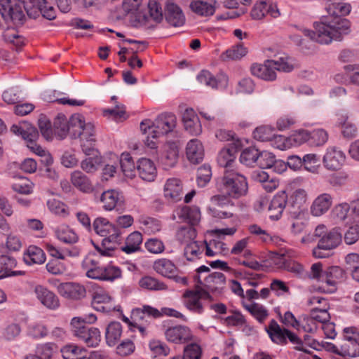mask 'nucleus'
<instances>
[{
    "mask_svg": "<svg viewBox=\"0 0 359 359\" xmlns=\"http://www.w3.org/2000/svg\"><path fill=\"white\" fill-rule=\"evenodd\" d=\"M327 15L313 24V30L304 29L303 32L312 41L327 45L332 41H340L351 29V22L344 18L351 11L350 4L336 0L325 5Z\"/></svg>",
    "mask_w": 359,
    "mask_h": 359,
    "instance_id": "obj_1",
    "label": "nucleus"
},
{
    "mask_svg": "<svg viewBox=\"0 0 359 359\" xmlns=\"http://www.w3.org/2000/svg\"><path fill=\"white\" fill-rule=\"evenodd\" d=\"M53 126L55 137L58 139H65L69 132L72 138L80 139L81 147L84 154H90L93 151V143L95 140V127L90 122L86 123L82 115L74 114L68 121L64 114H60L55 118Z\"/></svg>",
    "mask_w": 359,
    "mask_h": 359,
    "instance_id": "obj_2",
    "label": "nucleus"
},
{
    "mask_svg": "<svg viewBox=\"0 0 359 359\" xmlns=\"http://www.w3.org/2000/svg\"><path fill=\"white\" fill-rule=\"evenodd\" d=\"M308 200L307 191L298 188L287 194L285 191H278L273 197L269 206V218L278 220L286 205L292 208L290 217L293 219H303L307 216L305 205Z\"/></svg>",
    "mask_w": 359,
    "mask_h": 359,
    "instance_id": "obj_3",
    "label": "nucleus"
},
{
    "mask_svg": "<svg viewBox=\"0 0 359 359\" xmlns=\"http://www.w3.org/2000/svg\"><path fill=\"white\" fill-rule=\"evenodd\" d=\"M216 189L223 196L239 198L248 190L246 177L234 170H225L216 180Z\"/></svg>",
    "mask_w": 359,
    "mask_h": 359,
    "instance_id": "obj_4",
    "label": "nucleus"
},
{
    "mask_svg": "<svg viewBox=\"0 0 359 359\" xmlns=\"http://www.w3.org/2000/svg\"><path fill=\"white\" fill-rule=\"evenodd\" d=\"M308 276L321 283L323 292L332 293L336 290L337 285L344 280L345 273L339 266H332L325 269L320 262H317L311 265Z\"/></svg>",
    "mask_w": 359,
    "mask_h": 359,
    "instance_id": "obj_5",
    "label": "nucleus"
},
{
    "mask_svg": "<svg viewBox=\"0 0 359 359\" xmlns=\"http://www.w3.org/2000/svg\"><path fill=\"white\" fill-rule=\"evenodd\" d=\"M314 235L320 238L317 246L313 250V255L316 258H325L328 256L327 250L337 248L342 241V234L339 229L334 228L327 231L323 224L316 226Z\"/></svg>",
    "mask_w": 359,
    "mask_h": 359,
    "instance_id": "obj_6",
    "label": "nucleus"
},
{
    "mask_svg": "<svg viewBox=\"0 0 359 359\" xmlns=\"http://www.w3.org/2000/svg\"><path fill=\"white\" fill-rule=\"evenodd\" d=\"M177 124V118L172 114H161L152 121L145 119L140 123V129L144 133H149L153 137L168 134L174 130Z\"/></svg>",
    "mask_w": 359,
    "mask_h": 359,
    "instance_id": "obj_7",
    "label": "nucleus"
},
{
    "mask_svg": "<svg viewBox=\"0 0 359 359\" xmlns=\"http://www.w3.org/2000/svg\"><path fill=\"white\" fill-rule=\"evenodd\" d=\"M93 308L100 312L110 313L112 311H120V306L117 305L114 299L103 287L96 283L90 287Z\"/></svg>",
    "mask_w": 359,
    "mask_h": 359,
    "instance_id": "obj_8",
    "label": "nucleus"
},
{
    "mask_svg": "<svg viewBox=\"0 0 359 359\" xmlns=\"http://www.w3.org/2000/svg\"><path fill=\"white\" fill-rule=\"evenodd\" d=\"M11 131L15 135L20 136L26 142L27 147L40 157L47 151L36 143L39 137V133L36 128L29 123L22 122L14 124L11 126Z\"/></svg>",
    "mask_w": 359,
    "mask_h": 359,
    "instance_id": "obj_9",
    "label": "nucleus"
},
{
    "mask_svg": "<svg viewBox=\"0 0 359 359\" xmlns=\"http://www.w3.org/2000/svg\"><path fill=\"white\" fill-rule=\"evenodd\" d=\"M267 332L271 340L278 344H284L288 339L293 344L295 345V348L309 353V350L304 347V339H299L294 333L286 329H282L280 325L274 320H272L270 323Z\"/></svg>",
    "mask_w": 359,
    "mask_h": 359,
    "instance_id": "obj_10",
    "label": "nucleus"
},
{
    "mask_svg": "<svg viewBox=\"0 0 359 359\" xmlns=\"http://www.w3.org/2000/svg\"><path fill=\"white\" fill-rule=\"evenodd\" d=\"M92 231L97 235L104 237V242L120 244L122 241V231L104 217H97L94 219Z\"/></svg>",
    "mask_w": 359,
    "mask_h": 359,
    "instance_id": "obj_11",
    "label": "nucleus"
},
{
    "mask_svg": "<svg viewBox=\"0 0 359 359\" xmlns=\"http://www.w3.org/2000/svg\"><path fill=\"white\" fill-rule=\"evenodd\" d=\"M236 232L235 227L215 229L212 233L216 236L215 238L206 241L205 255L213 257L217 255H225L228 253L229 248L226 243L222 242L220 238L224 236H232Z\"/></svg>",
    "mask_w": 359,
    "mask_h": 359,
    "instance_id": "obj_12",
    "label": "nucleus"
},
{
    "mask_svg": "<svg viewBox=\"0 0 359 359\" xmlns=\"http://www.w3.org/2000/svg\"><path fill=\"white\" fill-rule=\"evenodd\" d=\"M79 319L70 323L72 331L75 337L88 347H96L101 341V333L98 328L94 327H81Z\"/></svg>",
    "mask_w": 359,
    "mask_h": 359,
    "instance_id": "obj_13",
    "label": "nucleus"
},
{
    "mask_svg": "<svg viewBox=\"0 0 359 359\" xmlns=\"http://www.w3.org/2000/svg\"><path fill=\"white\" fill-rule=\"evenodd\" d=\"M23 9L27 8L19 0H0V14L6 21L22 23L25 19Z\"/></svg>",
    "mask_w": 359,
    "mask_h": 359,
    "instance_id": "obj_14",
    "label": "nucleus"
},
{
    "mask_svg": "<svg viewBox=\"0 0 359 359\" xmlns=\"http://www.w3.org/2000/svg\"><path fill=\"white\" fill-rule=\"evenodd\" d=\"M159 318V310L145 305L142 308H136L132 310L130 324L137 327L142 334H144L146 331L144 325L149 324L152 318Z\"/></svg>",
    "mask_w": 359,
    "mask_h": 359,
    "instance_id": "obj_15",
    "label": "nucleus"
},
{
    "mask_svg": "<svg viewBox=\"0 0 359 359\" xmlns=\"http://www.w3.org/2000/svg\"><path fill=\"white\" fill-rule=\"evenodd\" d=\"M329 318L330 316L325 306L323 309L315 307L311 311L310 314L304 316L300 322V329L310 333L320 332V322Z\"/></svg>",
    "mask_w": 359,
    "mask_h": 359,
    "instance_id": "obj_16",
    "label": "nucleus"
},
{
    "mask_svg": "<svg viewBox=\"0 0 359 359\" xmlns=\"http://www.w3.org/2000/svg\"><path fill=\"white\" fill-rule=\"evenodd\" d=\"M209 294L203 290H187L183 294V302L190 311L201 314L204 311L203 301L208 299Z\"/></svg>",
    "mask_w": 359,
    "mask_h": 359,
    "instance_id": "obj_17",
    "label": "nucleus"
},
{
    "mask_svg": "<svg viewBox=\"0 0 359 359\" xmlns=\"http://www.w3.org/2000/svg\"><path fill=\"white\" fill-rule=\"evenodd\" d=\"M196 79L200 83L222 91L225 90L229 84V77L223 72L213 75L208 70H202L198 73Z\"/></svg>",
    "mask_w": 359,
    "mask_h": 359,
    "instance_id": "obj_18",
    "label": "nucleus"
},
{
    "mask_svg": "<svg viewBox=\"0 0 359 359\" xmlns=\"http://www.w3.org/2000/svg\"><path fill=\"white\" fill-rule=\"evenodd\" d=\"M324 167L328 170H339L346 161V154L337 147H328L323 157Z\"/></svg>",
    "mask_w": 359,
    "mask_h": 359,
    "instance_id": "obj_19",
    "label": "nucleus"
},
{
    "mask_svg": "<svg viewBox=\"0 0 359 359\" xmlns=\"http://www.w3.org/2000/svg\"><path fill=\"white\" fill-rule=\"evenodd\" d=\"M250 14L254 20H261L266 15L277 18L280 15V12L273 0H259L254 5Z\"/></svg>",
    "mask_w": 359,
    "mask_h": 359,
    "instance_id": "obj_20",
    "label": "nucleus"
},
{
    "mask_svg": "<svg viewBox=\"0 0 359 359\" xmlns=\"http://www.w3.org/2000/svg\"><path fill=\"white\" fill-rule=\"evenodd\" d=\"M164 334L167 341L175 344H185L193 339L191 330L184 325L170 327L165 330Z\"/></svg>",
    "mask_w": 359,
    "mask_h": 359,
    "instance_id": "obj_21",
    "label": "nucleus"
},
{
    "mask_svg": "<svg viewBox=\"0 0 359 359\" xmlns=\"http://www.w3.org/2000/svg\"><path fill=\"white\" fill-rule=\"evenodd\" d=\"M103 265L96 253H90L83 259L81 266L88 278L100 280Z\"/></svg>",
    "mask_w": 359,
    "mask_h": 359,
    "instance_id": "obj_22",
    "label": "nucleus"
},
{
    "mask_svg": "<svg viewBox=\"0 0 359 359\" xmlns=\"http://www.w3.org/2000/svg\"><path fill=\"white\" fill-rule=\"evenodd\" d=\"M183 191V184L181 180L171 177L165 181L163 196L170 202H177L182 198Z\"/></svg>",
    "mask_w": 359,
    "mask_h": 359,
    "instance_id": "obj_23",
    "label": "nucleus"
},
{
    "mask_svg": "<svg viewBox=\"0 0 359 359\" xmlns=\"http://www.w3.org/2000/svg\"><path fill=\"white\" fill-rule=\"evenodd\" d=\"M180 142L168 141L163 146L161 157V162L165 165V169L173 167L177 161L179 156Z\"/></svg>",
    "mask_w": 359,
    "mask_h": 359,
    "instance_id": "obj_24",
    "label": "nucleus"
},
{
    "mask_svg": "<svg viewBox=\"0 0 359 359\" xmlns=\"http://www.w3.org/2000/svg\"><path fill=\"white\" fill-rule=\"evenodd\" d=\"M333 197L328 193L318 195L312 202L310 208L311 214L314 217H320L325 214L331 208Z\"/></svg>",
    "mask_w": 359,
    "mask_h": 359,
    "instance_id": "obj_25",
    "label": "nucleus"
},
{
    "mask_svg": "<svg viewBox=\"0 0 359 359\" xmlns=\"http://www.w3.org/2000/svg\"><path fill=\"white\" fill-rule=\"evenodd\" d=\"M34 294L37 299L46 308L55 310L59 307L58 297L44 286L36 285L34 288Z\"/></svg>",
    "mask_w": 359,
    "mask_h": 359,
    "instance_id": "obj_26",
    "label": "nucleus"
},
{
    "mask_svg": "<svg viewBox=\"0 0 359 359\" xmlns=\"http://www.w3.org/2000/svg\"><path fill=\"white\" fill-rule=\"evenodd\" d=\"M275 64L271 60H266L264 64H253L251 67V73L264 81H274L277 76L273 67Z\"/></svg>",
    "mask_w": 359,
    "mask_h": 359,
    "instance_id": "obj_27",
    "label": "nucleus"
},
{
    "mask_svg": "<svg viewBox=\"0 0 359 359\" xmlns=\"http://www.w3.org/2000/svg\"><path fill=\"white\" fill-rule=\"evenodd\" d=\"M184 126L190 135L197 136L202 133V126L199 118L192 109H187L182 116Z\"/></svg>",
    "mask_w": 359,
    "mask_h": 359,
    "instance_id": "obj_28",
    "label": "nucleus"
},
{
    "mask_svg": "<svg viewBox=\"0 0 359 359\" xmlns=\"http://www.w3.org/2000/svg\"><path fill=\"white\" fill-rule=\"evenodd\" d=\"M165 18L173 27L182 26L185 22V16L182 9L172 1H168L166 3Z\"/></svg>",
    "mask_w": 359,
    "mask_h": 359,
    "instance_id": "obj_29",
    "label": "nucleus"
},
{
    "mask_svg": "<svg viewBox=\"0 0 359 359\" xmlns=\"http://www.w3.org/2000/svg\"><path fill=\"white\" fill-rule=\"evenodd\" d=\"M137 170L140 177L147 182L154 181L157 175V170L154 163L147 158H142L137 161Z\"/></svg>",
    "mask_w": 359,
    "mask_h": 359,
    "instance_id": "obj_30",
    "label": "nucleus"
},
{
    "mask_svg": "<svg viewBox=\"0 0 359 359\" xmlns=\"http://www.w3.org/2000/svg\"><path fill=\"white\" fill-rule=\"evenodd\" d=\"M201 285L212 292L221 293L225 285V276L221 272L205 275Z\"/></svg>",
    "mask_w": 359,
    "mask_h": 359,
    "instance_id": "obj_31",
    "label": "nucleus"
},
{
    "mask_svg": "<svg viewBox=\"0 0 359 359\" xmlns=\"http://www.w3.org/2000/svg\"><path fill=\"white\" fill-rule=\"evenodd\" d=\"M55 238L65 244H75L79 241L76 232L66 224H61L53 228Z\"/></svg>",
    "mask_w": 359,
    "mask_h": 359,
    "instance_id": "obj_32",
    "label": "nucleus"
},
{
    "mask_svg": "<svg viewBox=\"0 0 359 359\" xmlns=\"http://www.w3.org/2000/svg\"><path fill=\"white\" fill-rule=\"evenodd\" d=\"M187 159L192 163H199L204 158V147L198 139L189 140L186 146Z\"/></svg>",
    "mask_w": 359,
    "mask_h": 359,
    "instance_id": "obj_33",
    "label": "nucleus"
},
{
    "mask_svg": "<svg viewBox=\"0 0 359 359\" xmlns=\"http://www.w3.org/2000/svg\"><path fill=\"white\" fill-rule=\"evenodd\" d=\"M217 4V0H192L190 8L198 15L211 16L215 12Z\"/></svg>",
    "mask_w": 359,
    "mask_h": 359,
    "instance_id": "obj_34",
    "label": "nucleus"
},
{
    "mask_svg": "<svg viewBox=\"0 0 359 359\" xmlns=\"http://www.w3.org/2000/svg\"><path fill=\"white\" fill-rule=\"evenodd\" d=\"M17 266L16 259L11 256H0V280L11 276H17L24 274L22 271H15Z\"/></svg>",
    "mask_w": 359,
    "mask_h": 359,
    "instance_id": "obj_35",
    "label": "nucleus"
},
{
    "mask_svg": "<svg viewBox=\"0 0 359 359\" xmlns=\"http://www.w3.org/2000/svg\"><path fill=\"white\" fill-rule=\"evenodd\" d=\"M58 292L63 297L71 299H80L86 294L84 287L75 283H63L57 287Z\"/></svg>",
    "mask_w": 359,
    "mask_h": 359,
    "instance_id": "obj_36",
    "label": "nucleus"
},
{
    "mask_svg": "<svg viewBox=\"0 0 359 359\" xmlns=\"http://www.w3.org/2000/svg\"><path fill=\"white\" fill-rule=\"evenodd\" d=\"M101 201L105 210H112L117 206H121L123 199L121 194L114 189L107 190L101 196Z\"/></svg>",
    "mask_w": 359,
    "mask_h": 359,
    "instance_id": "obj_37",
    "label": "nucleus"
},
{
    "mask_svg": "<svg viewBox=\"0 0 359 359\" xmlns=\"http://www.w3.org/2000/svg\"><path fill=\"white\" fill-rule=\"evenodd\" d=\"M206 241H195L187 243L184 248V256L188 261H196L205 253Z\"/></svg>",
    "mask_w": 359,
    "mask_h": 359,
    "instance_id": "obj_38",
    "label": "nucleus"
},
{
    "mask_svg": "<svg viewBox=\"0 0 359 359\" xmlns=\"http://www.w3.org/2000/svg\"><path fill=\"white\" fill-rule=\"evenodd\" d=\"M178 218L194 226L201 219V212L198 208L194 206H183L175 212Z\"/></svg>",
    "mask_w": 359,
    "mask_h": 359,
    "instance_id": "obj_39",
    "label": "nucleus"
},
{
    "mask_svg": "<svg viewBox=\"0 0 359 359\" xmlns=\"http://www.w3.org/2000/svg\"><path fill=\"white\" fill-rule=\"evenodd\" d=\"M71 182L74 187L83 193H90L93 191V185L85 174L80 170H75L70 176Z\"/></svg>",
    "mask_w": 359,
    "mask_h": 359,
    "instance_id": "obj_40",
    "label": "nucleus"
},
{
    "mask_svg": "<svg viewBox=\"0 0 359 359\" xmlns=\"http://www.w3.org/2000/svg\"><path fill=\"white\" fill-rule=\"evenodd\" d=\"M304 347L306 349H308L307 348H311L316 351H321L324 349L327 351L334 353L339 355V346H337L331 342L323 341H318L313 339L311 336L305 334L304 337Z\"/></svg>",
    "mask_w": 359,
    "mask_h": 359,
    "instance_id": "obj_41",
    "label": "nucleus"
},
{
    "mask_svg": "<svg viewBox=\"0 0 359 359\" xmlns=\"http://www.w3.org/2000/svg\"><path fill=\"white\" fill-rule=\"evenodd\" d=\"M46 259L43 250L36 245L29 246L23 254V260L27 265L42 264Z\"/></svg>",
    "mask_w": 359,
    "mask_h": 359,
    "instance_id": "obj_42",
    "label": "nucleus"
},
{
    "mask_svg": "<svg viewBox=\"0 0 359 359\" xmlns=\"http://www.w3.org/2000/svg\"><path fill=\"white\" fill-rule=\"evenodd\" d=\"M153 268L157 273L168 278L172 277L177 271L175 264L166 258L156 259L154 263Z\"/></svg>",
    "mask_w": 359,
    "mask_h": 359,
    "instance_id": "obj_43",
    "label": "nucleus"
},
{
    "mask_svg": "<svg viewBox=\"0 0 359 359\" xmlns=\"http://www.w3.org/2000/svg\"><path fill=\"white\" fill-rule=\"evenodd\" d=\"M50 0H25L33 8L37 9L48 20H53L56 17V11L50 4Z\"/></svg>",
    "mask_w": 359,
    "mask_h": 359,
    "instance_id": "obj_44",
    "label": "nucleus"
},
{
    "mask_svg": "<svg viewBox=\"0 0 359 359\" xmlns=\"http://www.w3.org/2000/svg\"><path fill=\"white\" fill-rule=\"evenodd\" d=\"M122 334V325L120 323L111 322L106 328L105 339L109 346H114L119 341Z\"/></svg>",
    "mask_w": 359,
    "mask_h": 359,
    "instance_id": "obj_45",
    "label": "nucleus"
},
{
    "mask_svg": "<svg viewBox=\"0 0 359 359\" xmlns=\"http://www.w3.org/2000/svg\"><path fill=\"white\" fill-rule=\"evenodd\" d=\"M236 150L233 146H229L223 148L219 152L217 156V163L219 166L224 167L226 170H229L236 158Z\"/></svg>",
    "mask_w": 359,
    "mask_h": 359,
    "instance_id": "obj_46",
    "label": "nucleus"
},
{
    "mask_svg": "<svg viewBox=\"0 0 359 359\" xmlns=\"http://www.w3.org/2000/svg\"><path fill=\"white\" fill-rule=\"evenodd\" d=\"M142 236L139 231H134L129 234L125 242V245L121 247V250L126 254H132L140 249L142 243Z\"/></svg>",
    "mask_w": 359,
    "mask_h": 359,
    "instance_id": "obj_47",
    "label": "nucleus"
},
{
    "mask_svg": "<svg viewBox=\"0 0 359 359\" xmlns=\"http://www.w3.org/2000/svg\"><path fill=\"white\" fill-rule=\"evenodd\" d=\"M95 142V140L93 143V147H94ZM96 153L97 151L95 147H93L92 153L87 154V156L92 155L93 156H88L81 162V169L87 173H94L99 168L101 163V157L97 155ZM85 154L86 155V154Z\"/></svg>",
    "mask_w": 359,
    "mask_h": 359,
    "instance_id": "obj_48",
    "label": "nucleus"
},
{
    "mask_svg": "<svg viewBox=\"0 0 359 359\" xmlns=\"http://www.w3.org/2000/svg\"><path fill=\"white\" fill-rule=\"evenodd\" d=\"M348 338V341H343L339 346V355L343 357L355 358L359 356V342L357 339Z\"/></svg>",
    "mask_w": 359,
    "mask_h": 359,
    "instance_id": "obj_49",
    "label": "nucleus"
},
{
    "mask_svg": "<svg viewBox=\"0 0 359 359\" xmlns=\"http://www.w3.org/2000/svg\"><path fill=\"white\" fill-rule=\"evenodd\" d=\"M243 306L255 319L262 323L269 316V311L266 307L255 302L247 303L243 302Z\"/></svg>",
    "mask_w": 359,
    "mask_h": 359,
    "instance_id": "obj_50",
    "label": "nucleus"
},
{
    "mask_svg": "<svg viewBox=\"0 0 359 359\" xmlns=\"http://www.w3.org/2000/svg\"><path fill=\"white\" fill-rule=\"evenodd\" d=\"M149 347L153 359H165L170 351L168 345L161 341L156 339L150 341Z\"/></svg>",
    "mask_w": 359,
    "mask_h": 359,
    "instance_id": "obj_51",
    "label": "nucleus"
},
{
    "mask_svg": "<svg viewBox=\"0 0 359 359\" xmlns=\"http://www.w3.org/2000/svg\"><path fill=\"white\" fill-rule=\"evenodd\" d=\"M304 169L314 175L319 174L321 168L320 156L314 153L304 154L302 157Z\"/></svg>",
    "mask_w": 359,
    "mask_h": 359,
    "instance_id": "obj_52",
    "label": "nucleus"
},
{
    "mask_svg": "<svg viewBox=\"0 0 359 359\" xmlns=\"http://www.w3.org/2000/svg\"><path fill=\"white\" fill-rule=\"evenodd\" d=\"M120 165L123 175L128 178L135 176V162L129 153H123L120 157Z\"/></svg>",
    "mask_w": 359,
    "mask_h": 359,
    "instance_id": "obj_53",
    "label": "nucleus"
},
{
    "mask_svg": "<svg viewBox=\"0 0 359 359\" xmlns=\"http://www.w3.org/2000/svg\"><path fill=\"white\" fill-rule=\"evenodd\" d=\"M101 273L100 280L113 282L121 277V270L120 268L111 263L103 265Z\"/></svg>",
    "mask_w": 359,
    "mask_h": 359,
    "instance_id": "obj_54",
    "label": "nucleus"
},
{
    "mask_svg": "<svg viewBox=\"0 0 359 359\" xmlns=\"http://www.w3.org/2000/svg\"><path fill=\"white\" fill-rule=\"evenodd\" d=\"M291 148L299 147L310 140L309 130L299 128L294 130L289 135Z\"/></svg>",
    "mask_w": 359,
    "mask_h": 359,
    "instance_id": "obj_55",
    "label": "nucleus"
},
{
    "mask_svg": "<svg viewBox=\"0 0 359 359\" xmlns=\"http://www.w3.org/2000/svg\"><path fill=\"white\" fill-rule=\"evenodd\" d=\"M279 262L277 264L283 267L287 271L294 273L295 276L302 277L304 274V269L302 264L294 261H287L285 258L280 255L278 257Z\"/></svg>",
    "mask_w": 359,
    "mask_h": 359,
    "instance_id": "obj_56",
    "label": "nucleus"
},
{
    "mask_svg": "<svg viewBox=\"0 0 359 359\" xmlns=\"http://www.w3.org/2000/svg\"><path fill=\"white\" fill-rule=\"evenodd\" d=\"M139 285L141 288L148 290H165L166 285L151 276L142 277L139 280Z\"/></svg>",
    "mask_w": 359,
    "mask_h": 359,
    "instance_id": "obj_57",
    "label": "nucleus"
},
{
    "mask_svg": "<svg viewBox=\"0 0 359 359\" xmlns=\"http://www.w3.org/2000/svg\"><path fill=\"white\" fill-rule=\"evenodd\" d=\"M196 237V229L191 225L180 227L176 233L177 241L182 243L187 244L189 242H193Z\"/></svg>",
    "mask_w": 359,
    "mask_h": 359,
    "instance_id": "obj_58",
    "label": "nucleus"
},
{
    "mask_svg": "<svg viewBox=\"0 0 359 359\" xmlns=\"http://www.w3.org/2000/svg\"><path fill=\"white\" fill-rule=\"evenodd\" d=\"M275 133V128L270 126H261L253 131V137L260 142H270Z\"/></svg>",
    "mask_w": 359,
    "mask_h": 359,
    "instance_id": "obj_59",
    "label": "nucleus"
},
{
    "mask_svg": "<svg viewBox=\"0 0 359 359\" xmlns=\"http://www.w3.org/2000/svg\"><path fill=\"white\" fill-rule=\"evenodd\" d=\"M85 348L79 347L75 344H67L61 348V353L64 359H79L81 358V355L86 353Z\"/></svg>",
    "mask_w": 359,
    "mask_h": 359,
    "instance_id": "obj_60",
    "label": "nucleus"
},
{
    "mask_svg": "<svg viewBox=\"0 0 359 359\" xmlns=\"http://www.w3.org/2000/svg\"><path fill=\"white\" fill-rule=\"evenodd\" d=\"M48 210L54 215L61 217H66L69 215L67 206L62 202L55 198L49 199L47 201Z\"/></svg>",
    "mask_w": 359,
    "mask_h": 359,
    "instance_id": "obj_61",
    "label": "nucleus"
},
{
    "mask_svg": "<svg viewBox=\"0 0 359 359\" xmlns=\"http://www.w3.org/2000/svg\"><path fill=\"white\" fill-rule=\"evenodd\" d=\"M259 158V150L255 147H248L243 150L240 155V161L247 166H252L257 163Z\"/></svg>",
    "mask_w": 359,
    "mask_h": 359,
    "instance_id": "obj_62",
    "label": "nucleus"
},
{
    "mask_svg": "<svg viewBox=\"0 0 359 359\" xmlns=\"http://www.w3.org/2000/svg\"><path fill=\"white\" fill-rule=\"evenodd\" d=\"M141 228L148 233H155L161 230L160 222L154 218L142 216L139 219Z\"/></svg>",
    "mask_w": 359,
    "mask_h": 359,
    "instance_id": "obj_63",
    "label": "nucleus"
},
{
    "mask_svg": "<svg viewBox=\"0 0 359 359\" xmlns=\"http://www.w3.org/2000/svg\"><path fill=\"white\" fill-rule=\"evenodd\" d=\"M310 143L316 147L323 146L328 140V133L323 128H316L309 131Z\"/></svg>",
    "mask_w": 359,
    "mask_h": 359,
    "instance_id": "obj_64",
    "label": "nucleus"
}]
</instances>
